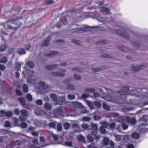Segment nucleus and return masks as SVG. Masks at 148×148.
Listing matches in <instances>:
<instances>
[{"label": "nucleus", "instance_id": "nucleus-1", "mask_svg": "<svg viewBox=\"0 0 148 148\" xmlns=\"http://www.w3.org/2000/svg\"><path fill=\"white\" fill-rule=\"evenodd\" d=\"M122 90L115 91L114 90L108 89H107V92L108 93H116L117 92L118 94L121 95H127L131 94L133 96L138 97L139 96L140 92L138 91V92H136V90L134 91L130 89V87H129L128 86H124L122 88Z\"/></svg>", "mask_w": 148, "mask_h": 148}, {"label": "nucleus", "instance_id": "nucleus-2", "mask_svg": "<svg viewBox=\"0 0 148 148\" xmlns=\"http://www.w3.org/2000/svg\"><path fill=\"white\" fill-rule=\"evenodd\" d=\"M14 143L15 146L12 148H37L38 147L35 145H29V143L28 142L21 141L20 140H17L14 141Z\"/></svg>", "mask_w": 148, "mask_h": 148}, {"label": "nucleus", "instance_id": "nucleus-3", "mask_svg": "<svg viewBox=\"0 0 148 148\" xmlns=\"http://www.w3.org/2000/svg\"><path fill=\"white\" fill-rule=\"evenodd\" d=\"M63 113V109L61 107H59L54 109L52 112H47L46 114L49 117H58V116H61Z\"/></svg>", "mask_w": 148, "mask_h": 148}, {"label": "nucleus", "instance_id": "nucleus-4", "mask_svg": "<svg viewBox=\"0 0 148 148\" xmlns=\"http://www.w3.org/2000/svg\"><path fill=\"white\" fill-rule=\"evenodd\" d=\"M125 29H123V31H124L123 32H122L119 29H117L115 30V32H113L115 33L118 35H120L123 37H124L126 39H129V36L127 33L125 32Z\"/></svg>", "mask_w": 148, "mask_h": 148}, {"label": "nucleus", "instance_id": "nucleus-5", "mask_svg": "<svg viewBox=\"0 0 148 148\" xmlns=\"http://www.w3.org/2000/svg\"><path fill=\"white\" fill-rule=\"evenodd\" d=\"M91 127L92 131L91 133L92 135H95L97 134V131L98 129L97 125L95 124L92 123L91 125Z\"/></svg>", "mask_w": 148, "mask_h": 148}, {"label": "nucleus", "instance_id": "nucleus-6", "mask_svg": "<svg viewBox=\"0 0 148 148\" xmlns=\"http://www.w3.org/2000/svg\"><path fill=\"white\" fill-rule=\"evenodd\" d=\"M18 100L22 106L25 108L29 109V107L28 104H26L25 103V101L23 97H21L18 99Z\"/></svg>", "mask_w": 148, "mask_h": 148}, {"label": "nucleus", "instance_id": "nucleus-7", "mask_svg": "<svg viewBox=\"0 0 148 148\" xmlns=\"http://www.w3.org/2000/svg\"><path fill=\"white\" fill-rule=\"evenodd\" d=\"M3 141V139L0 138V148H12L10 144H3L2 143Z\"/></svg>", "mask_w": 148, "mask_h": 148}, {"label": "nucleus", "instance_id": "nucleus-8", "mask_svg": "<svg viewBox=\"0 0 148 148\" xmlns=\"http://www.w3.org/2000/svg\"><path fill=\"white\" fill-rule=\"evenodd\" d=\"M100 11L103 14H109L110 13L109 8L105 7H101L100 9Z\"/></svg>", "mask_w": 148, "mask_h": 148}, {"label": "nucleus", "instance_id": "nucleus-9", "mask_svg": "<svg viewBox=\"0 0 148 148\" xmlns=\"http://www.w3.org/2000/svg\"><path fill=\"white\" fill-rule=\"evenodd\" d=\"M65 103V99L64 96H63L59 98L56 102V104L58 105H63Z\"/></svg>", "mask_w": 148, "mask_h": 148}, {"label": "nucleus", "instance_id": "nucleus-10", "mask_svg": "<svg viewBox=\"0 0 148 148\" xmlns=\"http://www.w3.org/2000/svg\"><path fill=\"white\" fill-rule=\"evenodd\" d=\"M65 70L64 69H62V71L63 72L62 73H60L57 72H53L52 73V74L53 76L58 77H62L64 75V72Z\"/></svg>", "mask_w": 148, "mask_h": 148}, {"label": "nucleus", "instance_id": "nucleus-11", "mask_svg": "<svg viewBox=\"0 0 148 148\" xmlns=\"http://www.w3.org/2000/svg\"><path fill=\"white\" fill-rule=\"evenodd\" d=\"M130 116H122L119 119V121L122 123H128Z\"/></svg>", "mask_w": 148, "mask_h": 148}, {"label": "nucleus", "instance_id": "nucleus-12", "mask_svg": "<svg viewBox=\"0 0 148 148\" xmlns=\"http://www.w3.org/2000/svg\"><path fill=\"white\" fill-rule=\"evenodd\" d=\"M19 18H12L11 19H9L6 22V23H10L12 24H15L17 26H19V23H20L19 22L18 23L17 22H16V21Z\"/></svg>", "mask_w": 148, "mask_h": 148}, {"label": "nucleus", "instance_id": "nucleus-13", "mask_svg": "<svg viewBox=\"0 0 148 148\" xmlns=\"http://www.w3.org/2000/svg\"><path fill=\"white\" fill-rule=\"evenodd\" d=\"M144 66L143 65L133 66H132L133 70L135 71H138L143 69Z\"/></svg>", "mask_w": 148, "mask_h": 148}, {"label": "nucleus", "instance_id": "nucleus-14", "mask_svg": "<svg viewBox=\"0 0 148 148\" xmlns=\"http://www.w3.org/2000/svg\"><path fill=\"white\" fill-rule=\"evenodd\" d=\"M58 66V65L56 64L47 65L45 66V68L48 70L54 69Z\"/></svg>", "mask_w": 148, "mask_h": 148}, {"label": "nucleus", "instance_id": "nucleus-15", "mask_svg": "<svg viewBox=\"0 0 148 148\" xmlns=\"http://www.w3.org/2000/svg\"><path fill=\"white\" fill-rule=\"evenodd\" d=\"M22 25V23L21 22H20L19 23V26L17 25V27H12L10 25H8L7 26V27L9 29L11 30H16L17 29L20 27Z\"/></svg>", "mask_w": 148, "mask_h": 148}, {"label": "nucleus", "instance_id": "nucleus-16", "mask_svg": "<svg viewBox=\"0 0 148 148\" xmlns=\"http://www.w3.org/2000/svg\"><path fill=\"white\" fill-rule=\"evenodd\" d=\"M51 36H49L47 39L44 41L43 45L45 46H47L49 45L51 40Z\"/></svg>", "mask_w": 148, "mask_h": 148}, {"label": "nucleus", "instance_id": "nucleus-17", "mask_svg": "<svg viewBox=\"0 0 148 148\" xmlns=\"http://www.w3.org/2000/svg\"><path fill=\"white\" fill-rule=\"evenodd\" d=\"M97 19L101 22H108L110 23V21L109 19L108 18H101V17L99 16L98 18H97Z\"/></svg>", "mask_w": 148, "mask_h": 148}, {"label": "nucleus", "instance_id": "nucleus-18", "mask_svg": "<svg viewBox=\"0 0 148 148\" xmlns=\"http://www.w3.org/2000/svg\"><path fill=\"white\" fill-rule=\"evenodd\" d=\"M73 32H85V30L83 28H77L72 30Z\"/></svg>", "mask_w": 148, "mask_h": 148}, {"label": "nucleus", "instance_id": "nucleus-19", "mask_svg": "<svg viewBox=\"0 0 148 148\" xmlns=\"http://www.w3.org/2000/svg\"><path fill=\"white\" fill-rule=\"evenodd\" d=\"M131 136L132 138L135 139H138L140 137L139 134L136 132L133 133L131 134Z\"/></svg>", "mask_w": 148, "mask_h": 148}, {"label": "nucleus", "instance_id": "nucleus-20", "mask_svg": "<svg viewBox=\"0 0 148 148\" xmlns=\"http://www.w3.org/2000/svg\"><path fill=\"white\" fill-rule=\"evenodd\" d=\"M136 122V120L134 117L131 118L129 117L128 123L132 125H134Z\"/></svg>", "mask_w": 148, "mask_h": 148}, {"label": "nucleus", "instance_id": "nucleus-21", "mask_svg": "<svg viewBox=\"0 0 148 148\" xmlns=\"http://www.w3.org/2000/svg\"><path fill=\"white\" fill-rule=\"evenodd\" d=\"M58 53V52L56 51H51L49 53H47L45 54V56H46L48 57H53L54 55H55Z\"/></svg>", "mask_w": 148, "mask_h": 148}, {"label": "nucleus", "instance_id": "nucleus-22", "mask_svg": "<svg viewBox=\"0 0 148 148\" xmlns=\"http://www.w3.org/2000/svg\"><path fill=\"white\" fill-rule=\"evenodd\" d=\"M20 112L22 115L24 116H28V112L25 110H20Z\"/></svg>", "mask_w": 148, "mask_h": 148}, {"label": "nucleus", "instance_id": "nucleus-23", "mask_svg": "<svg viewBox=\"0 0 148 148\" xmlns=\"http://www.w3.org/2000/svg\"><path fill=\"white\" fill-rule=\"evenodd\" d=\"M17 52L20 55H22L26 53V52L25 50L23 48H20L18 49L17 50Z\"/></svg>", "mask_w": 148, "mask_h": 148}, {"label": "nucleus", "instance_id": "nucleus-24", "mask_svg": "<svg viewBox=\"0 0 148 148\" xmlns=\"http://www.w3.org/2000/svg\"><path fill=\"white\" fill-rule=\"evenodd\" d=\"M22 89L24 92H27L29 90L27 84H24L23 86Z\"/></svg>", "mask_w": 148, "mask_h": 148}, {"label": "nucleus", "instance_id": "nucleus-25", "mask_svg": "<svg viewBox=\"0 0 148 148\" xmlns=\"http://www.w3.org/2000/svg\"><path fill=\"white\" fill-rule=\"evenodd\" d=\"M148 119V116H142L140 117L139 119V121H140L146 122L147 121Z\"/></svg>", "mask_w": 148, "mask_h": 148}, {"label": "nucleus", "instance_id": "nucleus-26", "mask_svg": "<svg viewBox=\"0 0 148 148\" xmlns=\"http://www.w3.org/2000/svg\"><path fill=\"white\" fill-rule=\"evenodd\" d=\"M109 139L108 138L105 137L103 139V143L104 145H107L109 142Z\"/></svg>", "mask_w": 148, "mask_h": 148}, {"label": "nucleus", "instance_id": "nucleus-27", "mask_svg": "<svg viewBox=\"0 0 148 148\" xmlns=\"http://www.w3.org/2000/svg\"><path fill=\"white\" fill-rule=\"evenodd\" d=\"M66 89L71 90H75L74 86L72 84H69L67 85Z\"/></svg>", "mask_w": 148, "mask_h": 148}, {"label": "nucleus", "instance_id": "nucleus-28", "mask_svg": "<svg viewBox=\"0 0 148 148\" xmlns=\"http://www.w3.org/2000/svg\"><path fill=\"white\" fill-rule=\"evenodd\" d=\"M51 99L54 101H56L57 99V97L55 94H51L50 95Z\"/></svg>", "mask_w": 148, "mask_h": 148}, {"label": "nucleus", "instance_id": "nucleus-29", "mask_svg": "<svg viewBox=\"0 0 148 148\" xmlns=\"http://www.w3.org/2000/svg\"><path fill=\"white\" fill-rule=\"evenodd\" d=\"M27 65L29 68H32L34 66V64L32 61H28L27 63Z\"/></svg>", "mask_w": 148, "mask_h": 148}, {"label": "nucleus", "instance_id": "nucleus-30", "mask_svg": "<svg viewBox=\"0 0 148 148\" xmlns=\"http://www.w3.org/2000/svg\"><path fill=\"white\" fill-rule=\"evenodd\" d=\"M8 61L7 58L6 57H3L0 59V62L5 63Z\"/></svg>", "mask_w": 148, "mask_h": 148}, {"label": "nucleus", "instance_id": "nucleus-31", "mask_svg": "<svg viewBox=\"0 0 148 148\" xmlns=\"http://www.w3.org/2000/svg\"><path fill=\"white\" fill-rule=\"evenodd\" d=\"M44 108L46 110H50L52 108V107L48 103H46L44 105Z\"/></svg>", "mask_w": 148, "mask_h": 148}, {"label": "nucleus", "instance_id": "nucleus-32", "mask_svg": "<svg viewBox=\"0 0 148 148\" xmlns=\"http://www.w3.org/2000/svg\"><path fill=\"white\" fill-rule=\"evenodd\" d=\"M116 126L115 124L114 123H112L108 125V129H113Z\"/></svg>", "mask_w": 148, "mask_h": 148}, {"label": "nucleus", "instance_id": "nucleus-33", "mask_svg": "<svg viewBox=\"0 0 148 148\" xmlns=\"http://www.w3.org/2000/svg\"><path fill=\"white\" fill-rule=\"evenodd\" d=\"M118 48L119 50L124 51H127V49L126 47L122 46H119Z\"/></svg>", "mask_w": 148, "mask_h": 148}, {"label": "nucleus", "instance_id": "nucleus-34", "mask_svg": "<svg viewBox=\"0 0 148 148\" xmlns=\"http://www.w3.org/2000/svg\"><path fill=\"white\" fill-rule=\"evenodd\" d=\"M86 102L87 105L90 108V109L91 110L94 109V108L93 107V104L91 102L87 101H86Z\"/></svg>", "mask_w": 148, "mask_h": 148}, {"label": "nucleus", "instance_id": "nucleus-35", "mask_svg": "<svg viewBox=\"0 0 148 148\" xmlns=\"http://www.w3.org/2000/svg\"><path fill=\"white\" fill-rule=\"evenodd\" d=\"M122 128L123 130H126L128 128V125L125 123H122L121 124Z\"/></svg>", "mask_w": 148, "mask_h": 148}, {"label": "nucleus", "instance_id": "nucleus-36", "mask_svg": "<svg viewBox=\"0 0 148 148\" xmlns=\"http://www.w3.org/2000/svg\"><path fill=\"white\" fill-rule=\"evenodd\" d=\"M93 118L95 120L98 121L101 119V118L99 115L95 114L93 116Z\"/></svg>", "mask_w": 148, "mask_h": 148}, {"label": "nucleus", "instance_id": "nucleus-37", "mask_svg": "<svg viewBox=\"0 0 148 148\" xmlns=\"http://www.w3.org/2000/svg\"><path fill=\"white\" fill-rule=\"evenodd\" d=\"M21 67V65L20 63H18L16 64L15 65V69L16 71H19Z\"/></svg>", "mask_w": 148, "mask_h": 148}, {"label": "nucleus", "instance_id": "nucleus-38", "mask_svg": "<svg viewBox=\"0 0 148 148\" xmlns=\"http://www.w3.org/2000/svg\"><path fill=\"white\" fill-rule=\"evenodd\" d=\"M73 143L71 141H66L64 143V145L69 147H72Z\"/></svg>", "mask_w": 148, "mask_h": 148}, {"label": "nucleus", "instance_id": "nucleus-39", "mask_svg": "<svg viewBox=\"0 0 148 148\" xmlns=\"http://www.w3.org/2000/svg\"><path fill=\"white\" fill-rule=\"evenodd\" d=\"M95 90L93 88H86L85 90V92L88 93H92L95 91Z\"/></svg>", "mask_w": 148, "mask_h": 148}, {"label": "nucleus", "instance_id": "nucleus-40", "mask_svg": "<svg viewBox=\"0 0 148 148\" xmlns=\"http://www.w3.org/2000/svg\"><path fill=\"white\" fill-rule=\"evenodd\" d=\"M114 136L115 138V140L116 142H119L121 140V136L119 135H117L116 134H115L114 135Z\"/></svg>", "mask_w": 148, "mask_h": 148}, {"label": "nucleus", "instance_id": "nucleus-41", "mask_svg": "<svg viewBox=\"0 0 148 148\" xmlns=\"http://www.w3.org/2000/svg\"><path fill=\"white\" fill-rule=\"evenodd\" d=\"M26 117L27 116H24L22 115L20 116L19 117V119L20 121L22 122L26 121L27 119Z\"/></svg>", "mask_w": 148, "mask_h": 148}, {"label": "nucleus", "instance_id": "nucleus-42", "mask_svg": "<svg viewBox=\"0 0 148 148\" xmlns=\"http://www.w3.org/2000/svg\"><path fill=\"white\" fill-rule=\"evenodd\" d=\"M21 127L23 128H26L27 127V124L25 122H22L20 125Z\"/></svg>", "mask_w": 148, "mask_h": 148}, {"label": "nucleus", "instance_id": "nucleus-43", "mask_svg": "<svg viewBox=\"0 0 148 148\" xmlns=\"http://www.w3.org/2000/svg\"><path fill=\"white\" fill-rule=\"evenodd\" d=\"M9 131L4 129H0V134H4L9 133Z\"/></svg>", "mask_w": 148, "mask_h": 148}, {"label": "nucleus", "instance_id": "nucleus-44", "mask_svg": "<svg viewBox=\"0 0 148 148\" xmlns=\"http://www.w3.org/2000/svg\"><path fill=\"white\" fill-rule=\"evenodd\" d=\"M6 111L4 110H1L0 111V116L2 117L5 116Z\"/></svg>", "mask_w": 148, "mask_h": 148}, {"label": "nucleus", "instance_id": "nucleus-45", "mask_svg": "<svg viewBox=\"0 0 148 148\" xmlns=\"http://www.w3.org/2000/svg\"><path fill=\"white\" fill-rule=\"evenodd\" d=\"M63 126L64 129L66 130H67L70 127V125L68 123H64Z\"/></svg>", "mask_w": 148, "mask_h": 148}, {"label": "nucleus", "instance_id": "nucleus-46", "mask_svg": "<svg viewBox=\"0 0 148 148\" xmlns=\"http://www.w3.org/2000/svg\"><path fill=\"white\" fill-rule=\"evenodd\" d=\"M78 138L79 141H80L83 142H84L85 138L83 136L80 135L79 136H78Z\"/></svg>", "mask_w": 148, "mask_h": 148}, {"label": "nucleus", "instance_id": "nucleus-47", "mask_svg": "<svg viewBox=\"0 0 148 148\" xmlns=\"http://www.w3.org/2000/svg\"><path fill=\"white\" fill-rule=\"evenodd\" d=\"M91 120V119L90 117L87 116L84 117L82 119V121H89Z\"/></svg>", "mask_w": 148, "mask_h": 148}, {"label": "nucleus", "instance_id": "nucleus-48", "mask_svg": "<svg viewBox=\"0 0 148 148\" xmlns=\"http://www.w3.org/2000/svg\"><path fill=\"white\" fill-rule=\"evenodd\" d=\"M103 108L106 110H108L110 109V107L108 106L105 103H103Z\"/></svg>", "mask_w": 148, "mask_h": 148}, {"label": "nucleus", "instance_id": "nucleus-49", "mask_svg": "<svg viewBox=\"0 0 148 148\" xmlns=\"http://www.w3.org/2000/svg\"><path fill=\"white\" fill-rule=\"evenodd\" d=\"M57 128L58 131H61L62 129V125L60 123H58L57 126Z\"/></svg>", "mask_w": 148, "mask_h": 148}, {"label": "nucleus", "instance_id": "nucleus-50", "mask_svg": "<svg viewBox=\"0 0 148 148\" xmlns=\"http://www.w3.org/2000/svg\"><path fill=\"white\" fill-rule=\"evenodd\" d=\"M94 105L98 108H100L101 107V104L100 103L99 101H95L94 102Z\"/></svg>", "mask_w": 148, "mask_h": 148}, {"label": "nucleus", "instance_id": "nucleus-51", "mask_svg": "<svg viewBox=\"0 0 148 148\" xmlns=\"http://www.w3.org/2000/svg\"><path fill=\"white\" fill-rule=\"evenodd\" d=\"M75 97V96L72 94H69L68 96V99L70 100H73Z\"/></svg>", "mask_w": 148, "mask_h": 148}, {"label": "nucleus", "instance_id": "nucleus-52", "mask_svg": "<svg viewBox=\"0 0 148 148\" xmlns=\"http://www.w3.org/2000/svg\"><path fill=\"white\" fill-rule=\"evenodd\" d=\"M72 41L74 44L76 45H79L81 43L80 41L78 40H73Z\"/></svg>", "mask_w": 148, "mask_h": 148}, {"label": "nucleus", "instance_id": "nucleus-53", "mask_svg": "<svg viewBox=\"0 0 148 148\" xmlns=\"http://www.w3.org/2000/svg\"><path fill=\"white\" fill-rule=\"evenodd\" d=\"M51 136L53 138V139L55 141H57L58 140V136L56 134H51Z\"/></svg>", "mask_w": 148, "mask_h": 148}, {"label": "nucleus", "instance_id": "nucleus-54", "mask_svg": "<svg viewBox=\"0 0 148 148\" xmlns=\"http://www.w3.org/2000/svg\"><path fill=\"white\" fill-rule=\"evenodd\" d=\"M82 128L85 130H88L89 127V125L86 123L82 124Z\"/></svg>", "mask_w": 148, "mask_h": 148}, {"label": "nucleus", "instance_id": "nucleus-55", "mask_svg": "<svg viewBox=\"0 0 148 148\" xmlns=\"http://www.w3.org/2000/svg\"><path fill=\"white\" fill-rule=\"evenodd\" d=\"M36 103L39 105H42V101L41 99H38L35 102Z\"/></svg>", "mask_w": 148, "mask_h": 148}, {"label": "nucleus", "instance_id": "nucleus-56", "mask_svg": "<svg viewBox=\"0 0 148 148\" xmlns=\"http://www.w3.org/2000/svg\"><path fill=\"white\" fill-rule=\"evenodd\" d=\"M7 48V46L5 45L1 46L0 47V51H5Z\"/></svg>", "mask_w": 148, "mask_h": 148}, {"label": "nucleus", "instance_id": "nucleus-57", "mask_svg": "<svg viewBox=\"0 0 148 148\" xmlns=\"http://www.w3.org/2000/svg\"><path fill=\"white\" fill-rule=\"evenodd\" d=\"M61 21L64 24H66L67 23V20L66 17L64 16L61 19Z\"/></svg>", "mask_w": 148, "mask_h": 148}, {"label": "nucleus", "instance_id": "nucleus-58", "mask_svg": "<svg viewBox=\"0 0 148 148\" xmlns=\"http://www.w3.org/2000/svg\"><path fill=\"white\" fill-rule=\"evenodd\" d=\"M109 124L108 122H103L102 123V126L106 128H108V126Z\"/></svg>", "mask_w": 148, "mask_h": 148}, {"label": "nucleus", "instance_id": "nucleus-59", "mask_svg": "<svg viewBox=\"0 0 148 148\" xmlns=\"http://www.w3.org/2000/svg\"><path fill=\"white\" fill-rule=\"evenodd\" d=\"M27 98L29 101H31L32 100V95L29 94L27 95Z\"/></svg>", "mask_w": 148, "mask_h": 148}, {"label": "nucleus", "instance_id": "nucleus-60", "mask_svg": "<svg viewBox=\"0 0 148 148\" xmlns=\"http://www.w3.org/2000/svg\"><path fill=\"white\" fill-rule=\"evenodd\" d=\"M5 116L10 117L12 115V112L10 111L6 112Z\"/></svg>", "mask_w": 148, "mask_h": 148}, {"label": "nucleus", "instance_id": "nucleus-61", "mask_svg": "<svg viewBox=\"0 0 148 148\" xmlns=\"http://www.w3.org/2000/svg\"><path fill=\"white\" fill-rule=\"evenodd\" d=\"M105 127L102 126L100 128V131L102 133L104 134L106 133V130Z\"/></svg>", "mask_w": 148, "mask_h": 148}, {"label": "nucleus", "instance_id": "nucleus-62", "mask_svg": "<svg viewBox=\"0 0 148 148\" xmlns=\"http://www.w3.org/2000/svg\"><path fill=\"white\" fill-rule=\"evenodd\" d=\"M11 125L10 122L8 121H6L5 122V126L6 127H10Z\"/></svg>", "mask_w": 148, "mask_h": 148}, {"label": "nucleus", "instance_id": "nucleus-63", "mask_svg": "<svg viewBox=\"0 0 148 148\" xmlns=\"http://www.w3.org/2000/svg\"><path fill=\"white\" fill-rule=\"evenodd\" d=\"M102 70L101 67H98L97 68H95L92 69V72H98L101 71Z\"/></svg>", "mask_w": 148, "mask_h": 148}, {"label": "nucleus", "instance_id": "nucleus-64", "mask_svg": "<svg viewBox=\"0 0 148 148\" xmlns=\"http://www.w3.org/2000/svg\"><path fill=\"white\" fill-rule=\"evenodd\" d=\"M87 138L89 141L91 142H93V138L89 135H88L87 136Z\"/></svg>", "mask_w": 148, "mask_h": 148}]
</instances>
